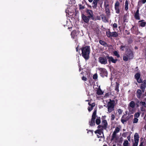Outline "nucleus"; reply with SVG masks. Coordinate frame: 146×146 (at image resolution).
<instances>
[{
	"label": "nucleus",
	"mask_w": 146,
	"mask_h": 146,
	"mask_svg": "<svg viewBox=\"0 0 146 146\" xmlns=\"http://www.w3.org/2000/svg\"><path fill=\"white\" fill-rule=\"evenodd\" d=\"M142 90L140 89H137L136 93V96L137 98L139 99H140L141 98V97L142 95Z\"/></svg>",
	"instance_id": "ddd939ff"
},
{
	"label": "nucleus",
	"mask_w": 146,
	"mask_h": 146,
	"mask_svg": "<svg viewBox=\"0 0 146 146\" xmlns=\"http://www.w3.org/2000/svg\"><path fill=\"white\" fill-rule=\"evenodd\" d=\"M103 130H102V129H98L96 130L95 132V133L96 134H98L100 135H101L102 134V133L103 134V137L104 138V133L103 132Z\"/></svg>",
	"instance_id": "dca6fc26"
},
{
	"label": "nucleus",
	"mask_w": 146,
	"mask_h": 146,
	"mask_svg": "<svg viewBox=\"0 0 146 146\" xmlns=\"http://www.w3.org/2000/svg\"><path fill=\"white\" fill-rule=\"evenodd\" d=\"M144 21V20H142L140 21H139V23L141 22V23H139V25L141 27H144L145 26L146 23L145 22H143Z\"/></svg>",
	"instance_id": "4be33fe9"
},
{
	"label": "nucleus",
	"mask_w": 146,
	"mask_h": 146,
	"mask_svg": "<svg viewBox=\"0 0 146 146\" xmlns=\"http://www.w3.org/2000/svg\"><path fill=\"white\" fill-rule=\"evenodd\" d=\"M144 119L145 120V121H146V113L145 114L144 117Z\"/></svg>",
	"instance_id": "774afa93"
},
{
	"label": "nucleus",
	"mask_w": 146,
	"mask_h": 146,
	"mask_svg": "<svg viewBox=\"0 0 146 146\" xmlns=\"http://www.w3.org/2000/svg\"><path fill=\"white\" fill-rule=\"evenodd\" d=\"M135 100L136 101L135 105L137 107H138L139 106V103H140V101L138 99L136 98L135 99Z\"/></svg>",
	"instance_id": "c85d7f7f"
},
{
	"label": "nucleus",
	"mask_w": 146,
	"mask_h": 146,
	"mask_svg": "<svg viewBox=\"0 0 146 146\" xmlns=\"http://www.w3.org/2000/svg\"><path fill=\"white\" fill-rule=\"evenodd\" d=\"M135 104L134 102L133 101H131L129 104V106L132 108H135Z\"/></svg>",
	"instance_id": "5701e85b"
},
{
	"label": "nucleus",
	"mask_w": 146,
	"mask_h": 146,
	"mask_svg": "<svg viewBox=\"0 0 146 146\" xmlns=\"http://www.w3.org/2000/svg\"><path fill=\"white\" fill-rule=\"evenodd\" d=\"M126 46L125 45H122L120 47V49L121 51H124V48H126Z\"/></svg>",
	"instance_id": "e433bc0d"
},
{
	"label": "nucleus",
	"mask_w": 146,
	"mask_h": 146,
	"mask_svg": "<svg viewBox=\"0 0 146 146\" xmlns=\"http://www.w3.org/2000/svg\"><path fill=\"white\" fill-rule=\"evenodd\" d=\"M142 3H142V2L141 1H139L138 2V5L139 6H141L142 5Z\"/></svg>",
	"instance_id": "6e6d98bb"
},
{
	"label": "nucleus",
	"mask_w": 146,
	"mask_h": 146,
	"mask_svg": "<svg viewBox=\"0 0 146 146\" xmlns=\"http://www.w3.org/2000/svg\"><path fill=\"white\" fill-rule=\"evenodd\" d=\"M76 34V31H73L71 33V35L72 36V37L73 38H74L75 36V35Z\"/></svg>",
	"instance_id": "72a5a7b5"
},
{
	"label": "nucleus",
	"mask_w": 146,
	"mask_h": 146,
	"mask_svg": "<svg viewBox=\"0 0 146 146\" xmlns=\"http://www.w3.org/2000/svg\"><path fill=\"white\" fill-rule=\"evenodd\" d=\"M113 53L114 55L115 56H116L117 58H119L120 57V55L117 51H115Z\"/></svg>",
	"instance_id": "7c9ffc66"
},
{
	"label": "nucleus",
	"mask_w": 146,
	"mask_h": 146,
	"mask_svg": "<svg viewBox=\"0 0 146 146\" xmlns=\"http://www.w3.org/2000/svg\"><path fill=\"white\" fill-rule=\"evenodd\" d=\"M85 3L86 5H88V7L90 9H91L92 8V7L88 4L86 3V2L85 1H82V3Z\"/></svg>",
	"instance_id": "de8ad7c7"
},
{
	"label": "nucleus",
	"mask_w": 146,
	"mask_h": 146,
	"mask_svg": "<svg viewBox=\"0 0 146 146\" xmlns=\"http://www.w3.org/2000/svg\"><path fill=\"white\" fill-rule=\"evenodd\" d=\"M134 58V53L132 49L129 48V46L126 47L125 54L123 56V60L125 61L130 60Z\"/></svg>",
	"instance_id": "f257e3e1"
},
{
	"label": "nucleus",
	"mask_w": 146,
	"mask_h": 146,
	"mask_svg": "<svg viewBox=\"0 0 146 146\" xmlns=\"http://www.w3.org/2000/svg\"><path fill=\"white\" fill-rule=\"evenodd\" d=\"M87 130L88 131V132H87L88 133L89 132H91L92 133V135H93V130H88V129H87Z\"/></svg>",
	"instance_id": "4d7b16f0"
},
{
	"label": "nucleus",
	"mask_w": 146,
	"mask_h": 146,
	"mask_svg": "<svg viewBox=\"0 0 146 146\" xmlns=\"http://www.w3.org/2000/svg\"><path fill=\"white\" fill-rule=\"evenodd\" d=\"M140 110L141 111H145L146 110L143 106L140 107Z\"/></svg>",
	"instance_id": "49530a36"
},
{
	"label": "nucleus",
	"mask_w": 146,
	"mask_h": 146,
	"mask_svg": "<svg viewBox=\"0 0 146 146\" xmlns=\"http://www.w3.org/2000/svg\"><path fill=\"white\" fill-rule=\"evenodd\" d=\"M116 133L115 132H113V133L112 135V139H113L114 138H115L116 137Z\"/></svg>",
	"instance_id": "37998d69"
},
{
	"label": "nucleus",
	"mask_w": 146,
	"mask_h": 146,
	"mask_svg": "<svg viewBox=\"0 0 146 146\" xmlns=\"http://www.w3.org/2000/svg\"><path fill=\"white\" fill-rule=\"evenodd\" d=\"M97 136L98 137V138H99L100 137H101V138H104L103 137V136H100L99 135H97Z\"/></svg>",
	"instance_id": "0e129e2a"
},
{
	"label": "nucleus",
	"mask_w": 146,
	"mask_h": 146,
	"mask_svg": "<svg viewBox=\"0 0 146 146\" xmlns=\"http://www.w3.org/2000/svg\"><path fill=\"white\" fill-rule=\"evenodd\" d=\"M118 112L119 114H121L122 112V111L120 109H119L118 110Z\"/></svg>",
	"instance_id": "603ef678"
},
{
	"label": "nucleus",
	"mask_w": 146,
	"mask_h": 146,
	"mask_svg": "<svg viewBox=\"0 0 146 146\" xmlns=\"http://www.w3.org/2000/svg\"><path fill=\"white\" fill-rule=\"evenodd\" d=\"M140 115V113L139 112H136V113H135L134 114V117L137 118H138L139 117Z\"/></svg>",
	"instance_id": "f704fd0d"
},
{
	"label": "nucleus",
	"mask_w": 146,
	"mask_h": 146,
	"mask_svg": "<svg viewBox=\"0 0 146 146\" xmlns=\"http://www.w3.org/2000/svg\"><path fill=\"white\" fill-rule=\"evenodd\" d=\"M127 138L128 139V140L129 141H130V136H129L127 137Z\"/></svg>",
	"instance_id": "338daca9"
},
{
	"label": "nucleus",
	"mask_w": 146,
	"mask_h": 146,
	"mask_svg": "<svg viewBox=\"0 0 146 146\" xmlns=\"http://www.w3.org/2000/svg\"><path fill=\"white\" fill-rule=\"evenodd\" d=\"M125 115H123L121 118V122L123 124H124L126 122V121H127V120H125V119H124V116H125Z\"/></svg>",
	"instance_id": "c756f323"
},
{
	"label": "nucleus",
	"mask_w": 146,
	"mask_h": 146,
	"mask_svg": "<svg viewBox=\"0 0 146 146\" xmlns=\"http://www.w3.org/2000/svg\"><path fill=\"white\" fill-rule=\"evenodd\" d=\"M139 135L138 134L136 133L134 135V141H139Z\"/></svg>",
	"instance_id": "6ab92c4d"
},
{
	"label": "nucleus",
	"mask_w": 146,
	"mask_h": 146,
	"mask_svg": "<svg viewBox=\"0 0 146 146\" xmlns=\"http://www.w3.org/2000/svg\"><path fill=\"white\" fill-rule=\"evenodd\" d=\"M93 78L94 80H96L97 79L98 75L97 74H95L93 75Z\"/></svg>",
	"instance_id": "c03bdc74"
},
{
	"label": "nucleus",
	"mask_w": 146,
	"mask_h": 146,
	"mask_svg": "<svg viewBox=\"0 0 146 146\" xmlns=\"http://www.w3.org/2000/svg\"><path fill=\"white\" fill-rule=\"evenodd\" d=\"M112 27H113V29L114 30V28H117V25L116 23H114L113 24Z\"/></svg>",
	"instance_id": "a18cd8bd"
},
{
	"label": "nucleus",
	"mask_w": 146,
	"mask_h": 146,
	"mask_svg": "<svg viewBox=\"0 0 146 146\" xmlns=\"http://www.w3.org/2000/svg\"><path fill=\"white\" fill-rule=\"evenodd\" d=\"M115 103L108 102L107 105V107L108 108V111L109 113H110L111 112L114 110Z\"/></svg>",
	"instance_id": "0eeeda50"
},
{
	"label": "nucleus",
	"mask_w": 146,
	"mask_h": 146,
	"mask_svg": "<svg viewBox=\"0 0 146 146\" xmlns=\"http://www.w3.org/2000/svg\"><path fill=\"white\" fill-rule=\"evenodd\" d=\"M109 102H110L112 103H115V101L113 100H111V99H110L109 100Z\"/></svg>",
	"instance_id": "13d9d810"
},
{
	"label": "nucleus",
	"mask_w": 146,
	"mask_h": 146,
	"mask_svg": "<svg viewBox=\"0 0 146 146\" xmlns=\"http://www.w3.org/2000/svg\"><path fill=\"white\" fill-rule=\"evenodd\" d=\"M120 131V128L118 127H117L114 132L117 133H118Z\"/></svg>",
	"instance_id": "c9c22d12"
},
{
	"label": "nucleus",
	"mask_w": 146,
	"mask_h": 146,
	"mask_svg": "<svg viewBox=\"0 0 146 146\" xmlns=\"http://www.w3.org/2000/svg\"><path fill=\"white\" fill-rule=\"evenodd\" d=\"M107 57V54H106L105 56L100 57L98 58V62L102 64L105 65L108 63Z\"/></svg>",
	"instance_id": "20e7f679"
},
{
	"label": "nucleus",
	"mask_w": 146,
	"mask_h": 146,
	"mask_svg": "<svg viewBox=\"0 0 146 146\" xmlns=\"http://www.w3.org/2000/svg\"><path fill=\"white\" fill-rule=\"evenodd\" d=\"M81 17L84 21L86 23H88L89 22L90 19H91L90 17L86 16L83 14L82 15Z\"/></svg>",
	"instance_id": "9b49d317"
},
{
	"label": "nucleus",
	"mask_w": 146,
	"mask_h": 146,
	"mask_svg": "<svg viewBox=\"0 0 146 146\" xmlns=\"http://www.w3.org/2000/svg\"><path fill=\"white\" fill-rule=\"evenodd\" d=\"M143 143L144 142L143 141H142L141 142L139 146H144L143 145Z\"/></svg>",
	"instance_id": "bf43d9fd"
},
{
	"label": "nucleus",
	"mask_w": 146,
	"mask_h": 146,
	"mask_svg": "<svg viewBox=\"0 0 146 146\" xmlns=\"http://www.w3.org/2000/svg\"><path fill=\"white\" fill-rule=\"evenodd\" d=\"M115 115L114 114H112L111 115V120H113L115 118Z\"/></svg>",
	"instance_id": "79ce46f5"
},
{
	"label": "nucleus",
	"mask_w": 146,
	"mask_h": 146,
	"mask_svg": "<svg viewBox=\"0 0 146 146\" xmlns=\"http://www.w3.org/2000/svg\"><path fill=\"white\" fill-rule=\"evenodd\" d=\"M103 21H106V16L102 14L101 15Z\"/></svg>",
	"instance_id": "a19ab883"
},
{
	"label": "nucleus",
	"mask_w": 146,
	"mask_h": 146,
	"mask_svg": "<svg viewBox=\"0 0 146 146\" xmlns=\"http://www.w3.org/2000/svg\"><path fill=\"white\" fill-rule=\"evenodd\" d=\"M104 7L105 9L109 8V5L108 4H106V1L104 2Z\"/></svg>",
	"instance_id": "58836bf2"
},
{
	"label": "nucleus",
	"mask_w": 146,
	"mask_h": 146,
	"mask_svg": "<svg viewBox=\"0 0 146 146\" xmlns=\"http://www.w3.org/2000/svg\"><path fill=\"white\" fill-rule=\"evenodd\" d=\"M105 10L107 16L108 17H109L110 15V8L105 9Z\"/></svg>",
	"instance_id": "aec40b11"
},
{
	"label": "nucleus",
	"mask_w": 146,
	"mask_h": 146,
	"mask_svg": "<svg viewBox=\"0 0 146 146\" xmlns=\"http://www.w3.org/2000/svg\"><path fill=\"white\" fill-rule=\"evenodd\" d=\"M95 103H92L91 104V107H92L93 108L95 106Z\"/></svg>",
	"instance_id": "052dcab7"
},
{
	"label": "nucleus",
	"mask_w": 146,
	"mask_h": 146,
	"mask_svg": "<svg viewBox=\"0 0 146 146\" xmlns=\"http://www.w3.org/2000/svg\"><path fill=\"white\" fill-rule=\"evenodd\" d=\"M116 85L115 86V90L117 92H119V84L118 83H117V82H116Z\"/></svg>",
	"instance_id": "a878e982"
},
{
	"label": "nucleus",
	"mask_w": 146,
	"mask_h": 146,
	"mask_svg": "<svg viewBox=\"0 0 146 146\" xmlns=\"http://www.w3.org/2000/svg\"><path fill=\"white\" fill-rule=\"evenodd\" d=\"M82 51L81 55L86 60H88L90 58V48L89 46H86L80 48Z\"/></svg>",
	"instance_id": "7ed1b4c3"
},
{
	"label": "nucleus",
	"mask_w": 146,
	"mask_h": 146,
	"mask_svg": "<svg viewBox=\"0 0 146 146\" xmlns=\"http://www.w3.org/2000/svg\"><path fill=\"white\" fill-rule=\"evenodd\" d=\"M141 76L140 73H137L135 75L134 77L138 83H142L140 84V88L142 92L143 93L146 88V80H144L143 81L142 79L140 78Z\"/></svg>",
	"instance_id": "f03ea898"
},
{
	"label": "nucleus",
	"mask_w": 146,
	"mask_h": 146,
	"mask_svg": "<svg viewBox=\"0 0 146 146\" xmlns=\"http://www.w3.org/2000/svg\"><path fill=\"white\" fill-rule=\"evenodd\" d=\"M107 58L108 59V62L110 63L111 62L112 63H115L117 62V59H114L112 56H110L108 54H107Z\"/></svg>",
	"instance_id": "9d476101"
},
{
	"label": "nucleus",
	"mask_w": 146,
	"mask_h": 146,
	"mask_svg": "<svg viewBox=\"0 0 146 146\" xmlns=\"http://www.w3.org/2000/svg\"><path fill=\"white\" fill-rule=\"evenodd\" d=\"M138 30V28L135 26H133L131 29V32L133 34H135Z\"/></svg>",
	"instance_id": "4468645a"
},
{
	"label": "nucleus",
	"mask_w": 146,
	"mask_h": 146,
	"mask_svg": "<svg viewBox=\"0 0 146 146\" xmlns=\"http://www.w3.org/2000/svg\"><path fill=\"white\" fill-rule=\"evenodd\" d=\"M99 0H94L92 4L93 5L92 7L94 9H96L97 7V3L99 1Z\"/></svg>",
	"instance_id": "2eb2a0df"
},
{
	"label": "nucleus",
	"mask_w": 146,
	"mask_h": 146,
	"mask_svg": "<svg viewBox=\"0 0 146 146\" xmlns=\"http://www.w3.org/2000/svg\"><path fill=\"white\" fill-rule=\"evenodd\" d=\"M141 1H142V3H143V4L145 3L146 2V0H142Z\"/></svg>",
	"instance_id": "e2e57ef3"
},
{
	"label": "nucleus",
	"mask_w": 146,
	"mask_h": 146,
	"mask_svg": "<svg viewBox=\"0 0 146 146\" xmlns=\"http://www.w3.org/2000/svg\"><path fill=\"white\" fill-rule=\"evenodd\" d=\"M97 19L98 20H100V17L99 16H97Z\"/></svg>",
	"instance_id": "69168bd1"
},
{
	"label": "nucleus",
	"mask_w": 146,
	"mask_h": 146,
	"mask_svg": "<svg viewBox=\"0 0 146 146\" xmlns=\"http://www.w3.org/2000/svg\"><path fill=\"white\" fill-rule=\"evenodd\" d=\"M79 9L80 10H81L85 9V7L84 6H83L81 4H79Z\"/></svg>",
	"instance_id": "473e14b6"
},
{
	"label": "nucleus",
	"mask_w": 146,
	"mask_h": 146,
	"mask_svg": "<svg viewBox=\"0 0 146 146\" xmlns=\"http://www.w3.org/2000/svg\"><path fill=\"white\" fill-rule=\"evenodd\" d=\"M93 108L91 107H89L88 108V110L89 111H90L92 110H93Z\"/></svg>",
	"instance_id": "864d4df0"
},
{
	"label": "nucleus",
	"mask_w": 146,
	"mask_h": 146,
	"mask_svg": "<svg viewBox=\"0 0 146 146\" xmlns=\"http://www.w3.org/2000/svg\"><path fill=\"white\" fill-rule=\"evenodd\" d=\"M109 96V94L108 93H106L105 94V97H107Z\"/></svg>",
	"instance_id": "680f3d73"
},
{
	"label": "nucleus",
	"mask_w": 146,
	"mask_h": 146,
	"mask_svg": "<svg viewBox=\"0 0 146 146\" xmlns=\"http://www.w3.org/2000/svg\"><path fill=\"white\" fill-rule=\"evenodd\" d=\"M138 121V119L137 118L134 117L133 119V123H137Z\"/></svg>",
	"instance_id": "ea45409f"
},
{
	"label": "nucleus",
	"mask_w": 146,
	"mask_h": 146,
	"mask_svg": "<svg viewBox=\"0 0 146 146\" xmlns=\"http://www.w3.org/2000/svg\"><path fill=\"white\" fill-rule=\"evenodd\" d=\"M101 120L100 117H97L96 120V123L97 125H99L100 123Z\"/></svg>",
	"instance_id": "cd10ccee"
},
{
	"label": "nucleus",
	"mask_w": 146,
	"mask_h": 146,
	"mask_svg": "<svg viewBox=\"0 0 146 146\" xmlns=\"http://www.w3.org/2000/svg\"><path fill=\"white\" fill-rule=\"evenodd\" d=\"M128 133V132H124L122 134V136L123 137H126V135Z\"/></svg>",
	"instance_id": "8fccbe9b"
},
{
	"label": "nucleus",
	"mask_w": 146,
	"mask_h": 146,
	"mask_svg": "<svg viewBox=\"0 0 146 146\" xmlns=\"http://www.w3.org/2000/svg\"><path fill=\"white\" fill-rule=\"evenodd\" d=\"M120 3L118 1H116L115 5L114 8L115 13L117 14H119L120 12Z\"/></svg>",
	"instance_id": "6e6552de"
},
{
	"label": "nucleus",
	"mask_w": 146,
	"mask_h": 146,
	"mask_svg": "<svg viewBox=\"0 0 146 146\" xmlns=\"http://www.w3.org/2000/svg\"><path fill=\"white\" fill-rule=\"evenodd\" d=\"M99 42L101 45L104 46L106 47L108 46V44L107 43L102 40H100L99 41Z\"/></svg>",
	"instance_id": "a211bd4d"
},
{
	"label": "nucleus",
	"mask_w": 146,
	"mask_h": 146,
	"mask_svg": "<svg viewBox=\"0 0 146 146\" xmlns=\"http://www.w3.org/2000/svg\"><path fill=\"white\" fill-rule=\"evenodd\" d=\"M140 105L144 106L145 104V102H144L141 101L140 102Z\"/></svg>",
	"instance_id": "3c124183"
},
{
	"label": "nucleus",
	"mask_w": 146,
	"mask_h": 146,
	"mask_svg": "<svg viewBox=\"0 0 146 146\" xmlns=\"http://www.w3.org/2000/svg\"><path fill=\"white\" fill-rule=\"evenodd\" d=\"M129 144V142L127 140H125L124 141L123 145V146H128Z\"/></svg>",
	"instance_id": "2f4dec72"
},
{
	"label": "nucleus",
	"mask_w": 146,
	"mask_h": 146,
	"mask_svg": "<svg viewBox=\"0 0 146 146\" xmlns=\"http://www.w3.org/2000/svg\"><path fill=\"white\" fill-rule=\"evenodd\" d=\"M95 119H92L90 121H89V125L90 126H92L95 125Z\"/></svg>",
	"instance_id": "412c9836"
},
{
	"label": "nucleus",
	"mask_w": 146,
	"mask_h": 146,
	"mask_svg": "<svg viewBox=\"0 0 146 146\" xmlns=\"http://www.w3.org/2000/svg\"><path fill=\"white\" fill-rule=\"evenodd\" d=\"M86 12L88 16H89L91 18V19L94 20V15L93 13V11L92 10L89 9H86Z\"/></svg>",
	"instance_id": "1a4fd4ad"
},
{
	"label": "nucleus",
	"mask_w": 146,
	"mask_h": 146,
	"mask_svg": "<svg viewBox=\"0 0 146 146\" xmlns=\"http://www.w3.org/2000/svg\"><path fill=\"white\" fill-rule=\"evenodd\" d=\"M99 129H102L103 130L104 129V127L103 125H99L97 127Z\"/></svg>",
	"instance_id": "4c0bfd02"
},
{
	"label": "nucleus",
	"mask_w": 146,
	"mask_h": 146,
	"mask_svg": "<svg viewBox=\"0 0 146 146\" xmlns=\"http://www.w3.org/2000/svg\"><path fill=\"white\" fill-rule=\"evenodd\" d=\"M96 111L95 110L94 111L93 113V114L92 116V119H95L96 116Z\"/></svg>",
	"instance_id": "b1692460"
},
{
	"label": "nucleus",
	"mask_w": 146,
	"mask_h": 146,
	"mask_svg": "<svg viewBox=\"0 0 146 146\" xmlns=\"http://www.w3.org/2000/svg\"><path fill=\"white\" fill-rule=\"evenodd\" d=\"M102 123L103 124L104 127V129H106L107 128L108 125V123L107 121L106 120H104L102 121Z\"/></svg>",
	"instance_id": "f3484780"
},
{
	"label": "nucleus",
	"mask_w": 146,
	"mask_h": 146,
	"mask_svg": "<svg viewBox=\"0 0 146 146\" xmlns=\"http://www.w3.org/2000/svg\"><path fill=\"white\" fill-rule=\"evenodd\" d=\"M135 142L133 143L132 146H137L139 141H134Z\"/></svg>",
	"instance_id": "09e8293b"
},
{
	"label": "nucleus",
	"mask_w": 146,
	"mask_h": 146,
	"mask_svg": "<svg viewBox=\"0 0 146 146\" xmlns=\"http://www.w3.org/2000/svg\"><path fill=\"white\" fill-rule=\"evenodd\" d=\"M125 11H127L128 9L129 4L127 0L125 1Z\"/></svg>",
	"instance_id": "393cba45"
},
{
	"label": "nucleus",
	"mask_w": 146,
	"mask_h": 146,
	"mask_svg": "<svg viewBox=\"0 0 146 146\" xmlns=\"http://www.w3.org/2000/svg\"><path fill=\"white\" fill-rule=\"evenodd\" d=\"M134 17L136 20H139L140 19L139 11L138 9H137L136 12L134 13Z\"/></svg>",
	"instance_id": "f8f14e48"
},
{
	"label": "nucleus",
	"mask_w": 146,
	"mask_h": 146,
	"mask_svg": "<svg viewBox=\"0 0 146 146\" xmlns=\"http://www.w3.org/2000/svg\"><path fill=\"white\" fill-rule=\"evenodd\" d=\"M98 70L100 71V74L101 77H102L105 76L107 77L108 72L106 69L103 68H99Z\"/></svg>",
	"instance_id": "39448f33"
},
{
	"label": "nucleus",
	"mask_w": 146,
	"mask_h": 146,
	"mask_svg": "<svg viewBox=\"0 0 146 146\" xmlns=\"http://www.w3.org/2000/svg\"><path fill=\"white\" fill-rule=\"evenodd\" d=\"M103 92L101 90L100 88L98 89L97 92V94L98 95H101L103 94Z\"/></svg>",
	"instance_id": "bb28decb"
},
{
	"label": "nucleus",
	"mask_w": 146,
	"mask_h": 146,
	"mask_svg": "<svg viewBox=\"0 0 146 146\" xmlns=\"http://www.w3.org/2000/svg\"><path fill=\"white\" fill-rule=\"evenodd\" d=\"M106 34L108 38H110L112 37H117L118 36L117 32H111L110 31L106 32Z\"/></svg>",
	"instance_id": "423d86ee"
},
{
	"label": "nucleus",
	"mask_w": 146,
	"mask_h": 146,
	"mask_svg": "<svg viewBox=\"0 0 146 146\" xmlns=\"http://www.w3.org/2000/svg\"><path fill=\"white\" fill-rule=\"evenodd\" d=\"M82 80L84 81H86L87 80V78L86 77L83 76L82 78Z\"/></svg>",
	"instance_id": "5fc2aeb1"
}]
</instances>
